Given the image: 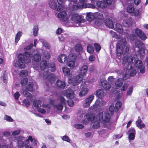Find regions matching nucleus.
<instances>
[{"instance_id":"nucleus-46","label":"nucleus","mask_w":148,"mask_h":148,"mask_svg":"<svg viewBox=\"0 0 148 148\" xmlns=\"http://www.w3.org/2000/svg\"><path fill=\"white\" fill-rule=\"evenodd\" d=\"M42 101L40 100L35 101L34 102V106L36 108H38L41 106Z\"/></svg>"},{"instance_id":"nucleus-52","label":"nucleus","mask_w":148,"mask_h":148,"mask_svg":"<svg viewBox=\"0 0 148 148\" xmlns=\"http://www.w3.org/2000/svg\"><path fill=\"white\" fill-rule=\"evenodd\" d=\"M22 93L23 95L26 97H30L32 96V94L26 90L23 91Z\"/></svg>"},{"instance_id":"nucleus-54","label":"nucleus","mask_w":148,"mask_h":148,"mask_svg":"<svg viewBox=\"0 0 148 148\" xmlns=\"http://www.w3.org/2000/svg\"><path fill=\"white\" fill-rule=\"evenodd\" d=\"M38 32V27L37 26H34L33 29V35L35 36H36L37 35Z\"/></svg>"},{"instance_id":"nucleus-36","label":"nucleus","mask_w":148,"mask_h":148,"mask_svg":"<svg viewBox=\"0 0 148 148\" xmlns=\"http://www.w3.org/2000/svg\"><path fill=\"white\" fill-rule=\"evenodd\" d=\"M33 84L32 82H29L26 86V90L32 92L33 91Z\"/></svg>"},{"instance_id":"nucleus-20","label":"nucleus","mask_w":148,"mask_h":148,"mask_svg":"<svg viewBox=\"0 0 148 148\" xmlns=\"http://www.w3.org/2000/svg\"><path fill=\"white\" fill-rule=\"evenodd\" d=\"M102 87L106 90H109L111 88V85L107 81L103 80L101 82Z\"/></svg>"},{"instance_id":"nucleus-26","label":"nucleus","mask_w":148,"mask_h":148,"mask_svg":"<svg viewBox=\"0 0 148 148\" xmlns=\"http://www.w3.org/2000/svg\"><path fill=\"white\" fill-rule=\"evenodd\" d=\"M65 94L66 96L69 97V98H72L74 97L73 91L70 88H69L66 90Z\"/></svg>"},{"instance_id":"nucleus-59","label":"nucleus","mask_w":148,"mask_h":148,"mask_svg":"<svg viewBox=\"0 0 148 148\" xmlns=\"http://www.w3.org/2000/svg\"><path fill=\"white\" fill-rule=\"evenodd\" d=\"M23 104L25 106L28 107L30 104V102L28 99H25L23 101Z\"/></svg>"},{"instance_id":"nucleus-48","label":"nucleus","mask_w":148,"mask_h":148,"mask_svg":"<svg viewBox=\"0 0 148 148\" xmlns=\"http://www.w3.org/2000/svg\"><path fill=\"white\" fill-rule=\"evenodd\" d=\"M124 67L128 70H130L132 68L131 64L127 63L124 62V64H123Z\"/></svg>"},{"instance_id":"nucleus-23","label":"nucleus","mask_w":148,"mask_h":148,"mask_svg":"<svg viewBox=\"0 0 148 148\" xmlns=\"http://www.w3.org/2000/svg\"><path fill=\"white\" fill-rule=\"evenodd\" d=\"M101 102L99 100H97L92 107V110L96 111L99 110L101 108Z\"/></svg>"},{"instance_id":"nucleus-30","label":"nucleus","mask_w":148,"mask_h":148,"mask_svg":"<svg viewBox=\"0 0 148 148\" xmlns=\"http://www.w3.org/2000/svg\"><path fill=\"white\" fill-rule=\"evenodd\" d=\"M97 96L100 98H102L104 97L105 95V93L104 92L103 89H101L98 90L96 93Z\"/></svg>"},{"instance_id":"nucleus-12","label":"nucleus","mask_w":148,"mask_h":148,"mask_svg":"<svg viewBox=\"0 0 148 148\" xmlns=\"http://www.w3.org/2000/svg\"><path fill=\"white\" fill-rule=\"evenodd\" d=\"M127 11L128 12L133 14L136 16L139 15V10L138 9H135L133 5H129L127 8Z\"/></svg>"},{"instance_id":"nucleus-56","label":"nucleus","mask_w":148,"mask_h":148,"mask_svg":"<svg viewBox=\"0 0 148 148\" xmlns=\"http://www.w3.org/2000/svg\"><path fill=\"white\" fill-rule=\"evenodd\" d=\"M28 72L26 70H22L20 73V75L22 77L26 76Z\"/></svg>"},{"instance_id":"nucleus-13","label":"nucleus","mask_w":148,"mask_h":148,"mask_svg":"<svg viewBox=\"0 0 148 148\" xmlns=\"http://www.w3.org/2000/svg\"><path fill=\"white\" fill-rule=\"evenodd\" d=\"M122 105L121 103L119 101H117L115 104V107H114L112 106H111L109 108V110L111 112L114 111L117 112L120 109Z\"/></svg>"},{"instance_id":"nucleus-58","label":"nucleus","mask_w":148,"mask_h":148,"mask_svg":"<svg viewBox=\"0 0 148 148\" xmlns=\"http://www.w3.org/2000/svg\"><path fill=\"white\" fill-rule=\"evenodd\" d=\"M136 134H129L128 136V138L129 142L131 140H134Z\"/></svg>"},{"instance_id":"nucleus-62","label":"nucleus","mask_w":148,"mask_h":148,"mask_svg":"<svg viewBox=\"0 0 148 148\" xmlns=\"http://www.w3.org/2000/svg\"><path fill=\"white\" fill-rule=\"evenodd\" d=\"M133 91V88L132 87H130L127 92V95H128L130 96L131 95Z\"/></svg>"},{"instance_id":"nucleus-42","label":"nucleus","mask_w":148,"mask_h":148,"mask_svg":"<svg viewBox=\"0 0 148 148\" xmlns=\"http://www.w3.org/2000/svg\"><path fill=\"white\" fill-rule=\"evenodd\" d=\"M103 23L99 20H97L93 23V25L96 28L99 27L102 25Z\"/></svg>"},{"instance_id":"nucleus-43","label":"nucleus","mask_w":148,"mask_h":148,"mask_svg":"<svg viewBox=\"0 0 148 148\" xmlns=\"http://www.w3.org/2000/svg\"><path fill=\"white\" fill-rule=\"evenodd\" d=\"M67 65L71 68L73 69L75 66V62L74 61H68L66 62Z\"/></svg>"},{"instance_id":"nucleus-8","label":"nucleus","mask_w":148,"mask_h":148,"mask_svg":"<svg viewBox=\"0 0 148 148\" xmlns=\"http://www.w3.org/2000/svg\"><path fill=\"white\" fill-rule=\"evenodd\" d=\"M134 67L138 70H139L140 73H143L145 71V66L143 65L142 61L140 60H137L134 64Z\"/></svg>"},{"instance_id":"nucleus-25","label":"nucleus","mask_w":148,"mask_h":148,"mask_svg":"<svg viewBox=\"0 0 148 148\" xmlns=\"http://www.w3.org/2000/svg\"><path fill=\"white\" fill-rule=\"evenodd\" d=\"M132 19L131 18H127V19L123 21V23L124 26L126 27H129L132 24Z\"/></svg>"},{"instance_id":"nucleus-11","label":"nucleus","mask_w":148,"mask_h":148,"mask_svg":"<svg viewBox=\"0 0 148 148\" xmlns=\"http://www.w3.org/2000/svg\"><path fill=\"white\" fill-rule=\"evenodd\" d=\"M58 17L63 22H67L69 18L67 15L66 12L65 11H63L59 13L57 15Z\"/></svg>"},{"instance_id":"nucleus-33","label":"nucleus","mask_w":148,"mask_h":148,"mask_svg":"<svg viewBox=\"0 0 148 148\" xmlns=\"http://www.w3.org/2000/svg\"><path fill=\"white\" fill-rule=\"evenodd\" d=\"M50 68L51 71L53 72L56 70V67L53 62H50L48 63L47 69Z\"/></svg>"},{"instance_id":"nucleus-55","label":"nucleus","mask_w":148,"mask_h":148,"mask_svg":"<svg viewBox=\"0 0 148 148\" xmlns=\"http://www.w3.org/2000/svg\"><path fill=\"white\" fill-rule=\"evenodd\" d=\"M94 46L96 51L97 52H99L101 49L100 45L99 44L95 43L94 44Z\"/></svg>"},{"instance_id":"nucleus-47","label":"nucleus","mask_w":148,"mask_h":148,"mask_svg":"<svg viewBox=\"0 0 148 148\" xmlns=\"http://www.w3.org/2000/svg\"><path fill=\"white\" fill-rule=\"evenodd\" d=\"M30 140L32 143L33 145L35 146L36 145V142L34 138H32L31 136H29L28 138L27 141Z\"/></svg>"},{"instance_id":"nucleus-64","label":"nucleus","mask_w":148,"mask_h":148,"mask_svg":"<svg viewBox=\"0 0 148 148\" xmlns=\"http://www.w3.org/2000/svg\"><path fill=\"white\" fill-rule=\"evenodd\" d=\"M129 86L128 84L127 83H125L123 85L121 90L123 91H125L127 90Z\"/></svg>"},{"instance_id":"nucleus-53","label":"nucleus","mask_w":148,"mask_h":148,"mask_svg":"<svg viewBox=\"0 0 148 148\" xmlns=\"http://www.w3.org/2000/svg\"><path fill=\"white\" fill-rule=\"evenodd\" d=\"M28 82V79L27 78H23L21 81V84L23 86H25Z\"/></svg>"},{"instance_id":"nucleus-61","label":"nucleus","mask_w":148,"mask_h":148,"mask_svg":"<svg viewBox=\"0 0 148 148\" xmlns=\"http://www.w3.org/2000/svg\"><path fill=\"white\" fill-rule=\"evenodd\" d=\"M4 119L10 122H12L13 121V120L12 118L10 116L8 115H5V116Z\"/></svg>"},{"instance_id":"nucleus-10","label":"nucleus","mask_w":148,"mask_h":148,"mask_svg":"<svg viewBox=\"0 0 148 148\" xmlns=\"http://www.w3.org/2000/svg\"><path fill=\"white\" fill-rule=\"evenodd\" d=\"M134 33L136 36L143 40H145L147 37L145 33L140 29L136 28L134 29Z\"/></svg>"},{"instance_id":"nucleus-39","label":"nucleus","mask_w":148,"mask_h":148,"mask_svg":"<svg viewBox=\"0 0 148 148\" xmlns=\"http://www.w3.org/2000/svg\"><path fill=\"white\" fill-rule=\"evenodd\" d=\"M74 48L75 51L79 53H80L82 52L83 49L80 44L76 45L75 46Z\"/></svg>"},{"instance_id":"nucleus-57","label":"nucleus","mask_w":148,"mask_h":148,"mask_svg":"<svg viewBox=\"0 0 148 148\" xmlns=\"http://www.w3.org/2000/svg\"><path fill=\"white\" fill-rule=\"evenodd\" d=\"M71 99L72 98H69V99L67 101L68 105L69 106L71 107L73 106L74 104V102Z\"/></svg>"},{"instance_id":"nucleus-35","label":"nucleus","mask_w":148,"mask_h":148,"mask_svg":"<svg viewBox=\"0 0 148 148\" xmlns=\"http://www.w3.org/2000/svg\"><path fill=\"white\" fill-rule=\"evenodd\" d=\"M49 5L50 7L53 9H55L57 7V5L54 0H50L49 1Z\"/></svg>"},{"instance_id":"nucleus-18","label":"nucleus","mask_w":148,"mask_h":148,"mask_svg":"<svg viewBox=\"0 0 148 148\" xmlns=\"http://www.w3.org/2000/svg\"><path fill=\"white\" fill-rule=\"evenodd\" d=\"M83 76L81 75H78L76 76L72 84L73 86H76L78 85L81 82L83 79Z\"/></svg>"},{"instance_id":"nucleus-29","label":"nucleus","mask_w":148,"mask_h":148,"mask_svg":"<svg viewBox=\"0 0 148 148\" xmlns=\"http://www.w3.org/2000/svg\"><path fill=\"white\" fill-rule=\"evenodd\" d=\"M48 63L46 60H42L40 64V69L41 70H44L47 68Z\"/></svg>"},{"instance_id":"nucleus-27","label":"nucleus","mask_w":148,"mask_h":148,"mask_svg":"<svg viewBox=\"0 0 148 148\" xmlns=\"http://www.w3.org/2000/svg\"><path fill=\"white\" fill-rule=\"evenodd\" d=\"M104 23L106 26L110 28H114V25L112 20L110 18H108L104 20Z\"/></svg>"},{"instance_id":"nucleus-51","label":"nucleus","mask_w":148,"mask_h":148,"mask_svg":"<svg viewBox=\"0 0 148 148\" xmlns=\"http://www.w3.org/2000/svg\"><path fill=\"white\" fill-rule=\"evenodd\" d=\"M126 134H136V131L135 129L133 127L130 128L126 132Z\"/></svg>"},{"instance_id":"nucleus-31","label":"nucleus","mask_w":148,"mask_h":148,"mask_svg":"<svg viewBox=\"0 0 148 148\" xmlns=\"http://www.w3.org/2000/svg\"><path fill=\"white\" fill-rule=\"evenodd\" d=\"M67 58V57L65 55L61 54L58 56V60L60 62L63 63L66 61Z\"/></svg>"},{"instance_id":"nucleus-45","label":"nucleus","mask_w":148,"mask_h":148,"mask_svg":"<svg viewBox=\"0 0 148 148\" xmlns=\"http://www.w3.org/2000/svg\"><path fill=\"white\" fill-rule=\"evenodd\" d=\"M87 50L88 53H91L94 52V49L92 46L90 45H88L87 48Z\"/></svg>"},{"instance_id":"nucleus-2","label":"nucleus","mask_w":148,"mask_h":148,"mask_svg":"<svg viewBox=\"0 0 148 148\" xmlns=\"http://www.w3.org/2000/svg\"><path fill=\"white\" fill-rule=\"evenodd\" d=\"M98 118L92 114L89 113L86 114L84 118L82 120V123L84 124H86L89 121H91L93 123V127L94 129H97L100 126V122Z\"/></svg>"},{"instance_id":"nucleus-5","label":"nucleus","mask_w":148,"mask_h":148,"mask_svg":"<svg viewBox=\"0 0 148 148\" xmlns=\"http://www.w3.org/2000/svg\"><path fill=\"white\" fill-rule=\"evenodd\" d=\"M69 16V19L70 18V21L72 23H77L79 25L80 23L84 22V19L78 14L75 13H71Z\"/></svg>"},{"instance_id":"nucleus-34","label":"nucleus","mask_w":148,"mask_h":148,"mask_svg":"<svg viewBox=\"0 0 148 148\" xmlns=\"http://www.w3.org/2000/svg\"><path fill=\"white\" fill-rule=\"evenodd\" d=\"M86 19L88 21H90L95 19V13L91 12L88 13L86 17Z\"/></svg>"},{"instance_id":"nucleus-1","label":"nucleus","mask_w":148,"mask_h":148,"mask_svg":"<svg viewBox=\"0 0 148 148\" xmlns=\"http://www.w3.org/2000/svg\"><path fill=\"white\" fill-rule=\"evenodd\" d=\"M116 46L117 55L118 56L126 54L130 50V46L127 43L125 38H123L119 41Z\"/></svg>"},{"instance_id":"nucleus-7","label":"nucleus","mask_w":148,"mask_h":148,"mask_svg":"<svg viewBox=\"0 0 148 148\" xmlns=\"http://www.w3.org/2000/svg\"><path fill=\"white\" fill-rule=\"evenodd\" d=\"M98 117L99 120H101L104 123H107L110 121V115L108 113L105 112L103 114L102 112H100L98 114Z\"/></svg>"},{"instance_id":"nucleus-32","label":"nucleus","mask_w":148,"mask_h":148,"mask_svg":"<svg viewBox=\"0 0 148 148\" xmlns=\"http://www.w3.org/2000/svg\"><path fill=\"white\" fill-rule=\"evenodd\" d=\"M83 5V4H82ZM82 4L79 3H77L76 4L73 5L71 7L72 10L73 11H75L78 9H79L84 8V6H83Z\"/></svg>"},{"instance_id":"nucleus-28","label":"nucleus","mask_w":148,"mask_h":148,"mask_svg":"<svg viewBox=\"0 0 148 148\" xmlns=\"http://www.w3.org/2000/svg\"><path fill=\"white\" fill-rule=\"evenodd\" d=\"M114 30L119 33L124 34L123 30L122 25L119 23H116L114 28Z\"/></svg>"},{"instance_id":"nucleus-40","label":"nucleus","mask_w":148,"mask_h":148,"mask_svg":"<svg viewBox=\"0 0 148 148\" xmlns=\"http://www.w3.org/2000/svg\"><path fill=\"white\" fill-rule=\"evenodd\" d=\"M56 84L57 86L60 88H64L66 86L64 82L58 80Z\"/></svg>"},{"instance_id":"nucleus-3","label":"nucleus","mask_w":148,"mask_h":148,"mask_svg":"<svg viewBox=\"0 0 148 148\" xmlns=\"http://www.w3.org/2000/svg\"><path fill=\"white\" fill-rule=\"evenodd\" d=\"M25 57L22 54L18 55V60L15 64L16 67L21 69L23 68L25 66V63H28L31 62V60L30 58Z\"/></svg>"},{"instance_id":"nucleus-17","label":"nucleus","mask_w":148,"mask_h":148,"mask_svg":"<svg viewBox=\"0 0 148 148\" xmlns=\"http://www.w3.org/2000/svg\"><path fill=\"white\" fill-rule=\"evenodd\" d=\"M21 140L19 139L17 142V146L18 148H33L31 146H29L28 145L25 143L24 141Z\"/></svg>"},{"instance_id":"nucleus-6","label":"nucleus","mask_w":148,"mask_h":148,"mask_svg":"<svg viewBox=\"0 0 148 148\" xmlns=\"http://www.w3.org/2000/svg\"><path fill=\"white\" fill-rule=\"evenodd\" d=\"M33 46V44L31 43L24 48L25 52L24 56L25 57L30 58L32 56L34 52L35 51V49H31Z\"/></svg>"},{"instance_id":"nucleus-4","label":"nucleus","mask_w":148,"mask_h":148,"mask_svg":"<svg viewBox=\"0 0 148 148\" xmlns=\"http://www.w3.org/2000/svg\"><path fill=\"white\" fill-rule=\"evenodd\" d=\"M55 75L52 73L49 74L48 72L45 71L43 74V77L44 79H45V83L47 86L50 85L54 82L55 80Z\"/></svg>"},{"instance_id":"nucleus-41","label":"nucleus","mask_w":148,"mask_h":148,"mask_svg":"<svg viewBox=\"0 0 148 148\" xmlns=\"http://www.w3.org/2000/svg\"><path fill=\"white\" fill-rule=\"evenodd\" d=\"M22 33L21 31L18 32L16 34L15 38V42L16 44H17L20 39V38L22 36Z\"/></svg>"},{"instance_id":"nucleus-63","label":"nucleus","mask_w":148,"mask_h":148,"mask_svg":"<svg viewBox=\"0 0 148 148\" xmlns=\"http://www.w3.org/2000/svg\"><path fill=\"white\" fill-rule=\"evenodd\" d=\"M20 130H16L12 132V134L14 136L20 134Z\"/></svg>"},{"instance_id":"nucleus-37","label":"nucleus","mask_w":148,"mask_h":148,"mask_svg":"<svg viewBox=\"0 0 148 148\" xmlns=\"http://www.w3.org/2000/svg\"><path fill=\"white\" fill-rule=\"evenodd\" d=\"M63 73L65 76L68 75L70 74V70L66 67H63L62 68Z\"/></svg>"},{"instance_id":"nucleus-15","label":"nucleus","mask_w":148,"mask_h":148,"mask_svg":"<svg viewBox=\"0 0 148 148\" xmlns=\"http://www.w3.org/2000/svg\"><path fill=\"white\" fill-rule=\"evenodd\" d=\"M94 97V96L92 95H89L88 97L85 99L83 105L84 107L86 108L89 107Z\"/></svg>"},{"instance_id":"nucleus-14","label":"nucleus","mask_w":148,"mask_h":148,"mask_svg":"<svg viewBox=\"0 0 148 148\" xmlns=\"http://www.w3.org/2000/svg\"><path fill=\"white\" fill-rule=\"evenodd\" d=\"M91 1H94L95 0H90ZM80 4L83 5L82 6H84V8H92V9H95V5L90 3H86V2L88 1V0H79Z\"/></svg>"},{"instance_id":"nucleus-9","label":"nucleus","mask_w":148,"mask_h":148,"mask_svg":"<svg viewBox=\"0 0 148 148\" xmlns=\"http://www.w3.org/2000/svg\"><path fill=\"white\" fill-rule=\"evenodd\" d=\"M135 47L138 48V51L140 53H145V45L144 44L138 40H136L135 42Z\"/></svg>"},{"instance_id":"nucleus-22","label":"nucleus","mask_w":148,"mask_h":148,"mask_svg":"<svg viewBox=\"0 0 148 148\" xmlns=\"http://www.w3.org/2000/svg\"><path fill=\"white\" fill-rule=\"evenodd\" d=\"M88 67L87 65H83L81 68L80 69V74L79 75H81L83 76V78L84 76H85L88 70Z\"/></svg>"},{"instance_id":"nucleus-38","label":"nucleus","mask_w":148,"mask_h":148,"mask_svg":"<svg viewBox=\"0 0 148 148\" xmlns=\"http://www.w3.org/2000/svg\"><path fill=\"white\" fill-rule=\"evenodd\" d=\"M33 59L34 61L38 62L41 60V56L39 54H34L33 56Z\"/></svg>"},{"instance_id":"nucleus-21","label":"nucleus","mask_w":148,"mask_h":148,"mask_svg":"<svg viewBox=\"0 0 148 148\" xmlns=\"http://www.w3.org/2000/svg\"><path fill=\"white\" fill-rule=\"evenodd\" d=\"M123 61L122 64H124V62L131 64L133 61V58L132 56H126L123 57Z\"/></svg>"},{"instance_id":"nucleus-50","label":"nucleus","mask_w":148,"mask_h":148,"mask_svg":"<svg viewBox=\"0 0 148 148\" xmlns=\"http://www.w3.org/2000/svg\"><path fill=\"white\" fill-rule=\"evenodd\" d=\"M42 42L43 45L44 47H45L47 49H49L50 48V46L49 44L45 41L43 40H41Z\"/></svg>"},{"instance_id":"nucleus-60","label":"nucleus","mask_w":148,"mask_h":148,"mask_svg":"<svg viewBox=\"0 0 148 148\" xmlns=\"http://www.w3.org/2000/svg\"><path fill=\"white\" fill-rule=\"evenodd\" d=\"M74 127L77 129H81L84 127V125L82 124H76L74 125Z\"/></svg>"},{"instance_id":"nucleus-44","label":"nucleus","mask_w":148,"mask_h":148,"mask_svg":"<svg viewBox=\"0 0 148 148\" xmlns=\"http://www.w3.org/2000/svg\"><path fill=\"white\" fill-rule=\"evenodd\" d=\"M103 18V15L101 13L99 12L95 13V19L97 20H101Z\"/></svg>"},{"instance_id":"nucleus-49","label":"nucleus","mask_w":148,"mask_h":148,"mask_svg":"<svg viewBox=\"0 0 148 148\" xmlns=\"http://www.w3.org/2000/svg\"><path fill=\"white\" fill-rule=\"evenodd\" d=\"M42 42L43 45L44 47H45L47 49H49L50 48V46L49 44L45 41L43 40H41Z\"/></svg>"},{"instance_id":"nucleus-24","label":"nucleus","mask_w":148,"mask_h":148,"mask_svg":"<svg viewBox=\"0 0 148 148\" xmlns=\"http://www.w3.org/2000/svg\"><path fill=\"white\" fill-rule=\"evenodd\" d=\"M81 87H82V89L79 92V95L80 96L82 97L87 94L88 92V88L84 87L83 85H81Z\"/></svg>"},{"instance_id":"nucleus-19","label":"nucleus","mask_w":148,"mask_h":148,"mask_svg":"<svg viewBox=\"0 0 148 148\" xmlns=\"http://www.w3.org/2000/svg\"><path fill=\"white\" fill-rule=\"evenodd\" d=\"M127 75V74L126 73L124 75L125 76H123V78H119L115 82V84L117 87H121L123 83V81L124 79H126L125 77Z\"/></svg>"},{"instance_id":"nucleus-16","label":"nucleus","mask_w":148,"mask_h":148,"mask_svg":"<svg viewBox=\"0 0 148 148\" xmlns=\"http://www.w3.org/2000/svg\"><path fill=\"white\" fill-rule=\"evenodd\" d=\"M60 99L61 103L60 104L56 105L54 106L55 109H56L57 110H62L63 107V105L66 103V100L63 97H61L60 98Z\"/></svg>"}]
</instances>
